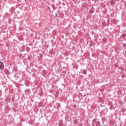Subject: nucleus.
Masks as SVG:
<instances>
[{"instance_id":"7ed1b4c3","label":"nucleus","mask_w":126,"mask_h":126,"mask_svg":"<svg viewBox=\"0 0 126 126\" xmlns=\"http://www.w3.org/2000/svg\"><path fill=\"white\" fill-rule=\"evenodd\" d=\"M110 3L111 5L113 6L115 4V1L112 0L110 1Z\"/></svg>"},{"instance_id":"f257e3e1","label":"nucleus","mask_w":126,"mask_h":126,"mask_svg":"<svg viewBox=\"0 0 126 126\" xmlns=\"http://www.w3.org/2000/svg\"><path fill=\"white\" fill-rule=\"evenodd\" d=\"M4 68V64L3 62H0V70H2Z\"/></svg>"},{"instance_id":"f03ea898","label":"nucleus","mask_w":126,"mask_h":126,"mask_svg":"<svg viewBox=\"0 0 126 126\" xmlns=\"http://www.w3.org/2000/svg\"><path fill=\"white\" fill-rule=\"evenodd\" d=\"M109 109L110 110H114V109H115V106H114V105H113V103H111L110 104Z\"/></svg>"},{"instance_id":"423d86ee","label":"nucleus","mask_w":126,"mask_h":126,"mask_svg":"<svg viewBox=\"0 0 126 126\" xmlns=\"http://www.w3.org/2000/svg\"><path fill=\"white\" fill-rule=\"evenodd\" d=\"M11 11H13V12L15 10V8H14L13 7H11Z\"/></svg>"},{"instance_id":"20e7f679","label":"nucleus","mask_w":126,"mask_h":126,"mask_svg":"<svg viewBox=\"0 0 126 126\" xmlns=\"http://www.w3.org/2000/svg\"><path fill=\"white\" fill-rule=\"evenodd\" d=\"M82 73H83V74H87V70H86V69L83 70L82 71Z\"/></svg>"},{"instance_id":"0eeeda50","label":"nucleus","mask_w":126,"mask_h":126,"mask_svg":"<svg viewBox=\"0 0 126 126\" xmlns=\"http://www.w3.org/2000/svg\"><path fill=\"white\" fill-rule=\"evenodd\" d=\"M119 103L120 104V105H123V102L122 101H120Z\"/></svg>"},{"instance_id":"6e6552de","label":"nucleus","mask_w":126,"mask_h":126,"mask_svg":"<svg viewBox=\"0 0 126 126\" xmlns=\"http://www.w3.org/2000/svg\"><path fill=\"white\" fill-rule=\"evenodd\" d=\"M56 16L57 17V16H58V14H56Z\"/></svg>"},{"instance_id":"39448f33","label":"nucleus","mask_w":126,"mask_h":126,"mask_svg":"<svg viewBox=\"0 0 126 126\" xmlns=\"http://www.w3.org/2000/svg\"><path fill=\"white\" fill-rule=\"evenodd\" d=\"M89 12H90V13H91V14L94 13V10H93V9H91L89 10Z\"/></svg>"}]
</instances>
